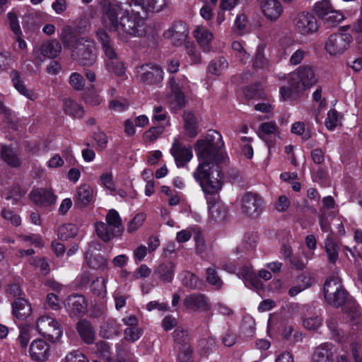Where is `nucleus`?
I'll use <instances>...</instances> for the list:
<instances>
[{"label": "nucleus", "mask_w": 362, "mask_h": 362, "mask_svg": "<svg viewBox=\"0 0 362 362\" xmlns=\"http://www.w3.org/2000/svg\"><path fill=\"white\" fill-rule=\"evenodd\" d=\"M223 146L222 136L216 130H209L204 139L196 142L194 148L199 163L193 177L206 195L216 194L222 188L221 164L227 159L221 151Z\"/></svg>", "instance_id": "f257e3e1"}, {"label": "nucleus", "mask_w": 362, "mask_h": 362, "mask_svg": "<svg viewBox=\"0 0 362 362\" xmlns=\"http://www.w3.org/2000/svg\"><path fill=\"white\" fill-rule=\"evenodd\" d=\"M105 63L106 69L109 72L114 73L118 76H121L124 74V66L119 56L105 59Z\"/></svg>", "instance_id": "2f4dec72"}, {"label": "nucleus", "mask_w": 362, "mask_h": 362, "mask_svg": "<svg viewBox=\"0 0 362 362\" xmlns=\"http://www.w3.org/2000/svg\"><path fill=\"white\" fill-rule=\"evenodd\" d=\"M119 22V30L134 37H142L146 35L145 28L143 23H140L136 18L122 13Z\"/></svg>", "instance_id": "9b49d317"}, {"label": "nucleus", "mask_w": 362, "mask_h": 362, "mask_svg": "<svg viewBox=\"0 0 362 362\" xmlns=\"http://www.w3.org/2000/svg\"><path fill=\"white\" fill-rule=\"evenodd\" d=\"M95 34L96 38L101 45V49L104 53L105 60L119 56L116 51L114 41L104 29L98 28Z\"/></svg>", "instance_id": "2eb2a0df"}, {"label": "nucleus", "mask_w": 362, "mask_h": 362, "mask_svg": "<svg viewBox=\"0 0 362 362\" xmlns=\"http://www.w3.org/2000/svg\"><path fill=\"white\" fill-rule=\"evenodd\" d=\"M93 293L100 298H104L107 294L106 282L104 278L97 277L90 284Z\"/></svg>", "instance_id": "a19ab883"}, {"label": "nucleus", "mask_w": 362, "mask_h": 362, "mask_svg": "<svg viewBox=\"0 0 362 362\" xmlns=\"http://www.w3.org/2000/svg\"><path fill=\"white\" fill-rule=\"evenodd\" d=\"M95 352L105 360L110 359V346L105 341H99L95 346Z\"/></svg>", "instance_id": "de8ad7c7"}, {"label": "nucleus", "mask_w": 362, "mask_h": 362, "mask_svg": "<svg viewBox=\"0 0 362 362\" xmlns=\"http://www.w3.org/2000/svg\"><path fill=\"white\" fill-rule=\"evenodd\" d=\"M10 76L15 88L21 95L31 100H35L37 98V95L24 85L18 71L13 70L11 72Z\"/></svg>", "instance_id": "cd10ccee"}, {"label": "nucleus", "mask_w": 362, "mask_h": 362, "mask_svg": "<svg viewBox=\"0 0 362 362\" xmlns=\"http://www.w3.org/2000/svg\"><path fill=\"white\" fill-rule=\"evenodd\" d=\"M71 55L83 66L93 65L97 59L94 41L88 37H80L78 45L72 50Z\"/></svg>", "instance_id": "7ed1b4c3"}, {"label": "nucleus", "mask_w": 362, "mask_h": 362, "mask_svg": "<svg viewBox=\"0 0 362 362\" xmlns=\"http://www.w3.org/2000/svg\"><path fill=\"white\" fill-rule=\"evenodd\" d=\"M194 36L204 51L209 50V45L214 38L213 34L209 30L203 26H199L194 31Z\"/></svg>", "instance_id": "c756f323"}, {"label": "nucleus", "mask_w": 362, "mask_h": 362, "mask_svg": "<svg viewBox=\"0 0 362 362\" xmlns=\"http://www.w3.org/2000/svg\"><path fill=\"white\" fill-rule=\"evenodd\" d=\"M136 77L146 85H158L163 80V70L156 63H146L135 69Z\"/></svg>", "instance_id": "20e7f679"}, {"label": "nucleus", "mask_w": 362, "mask_h": 362, "mask_svg": "<svg viewBox=\"0 0 362 362\" xmlns=\"http://www.w3.org/2000/svg\"><path fill=\"white\" fill-rule=\"evenodd\" d=\"M344 19V14L338 10L332 8L323 19H322L326 28H334L341 23Z\"/></svg>", "instance_id": "7c9ffc66"}, {"label": "nucleus", "mask_w": 362, "mask_h": 362, "mask_svg": "<svg viewBox=\"0 0 362 362\" xmlns=\"http://www.w3.org/2000/svg\"><path fill=\"white\" fill-rule=\"evenodd\" d=\"M93 138L96 141L99 150L103 151L106 148L107 139L104 132L100 130L97 132H94Z\"/></svg>", "instance_id": "e2e57ef3"}, {"label": "nucleus", "mask_w": 362, "mask_h": 362, "mask_svg": "<svg viewBox=\"0 0 362 362\" xmlns=\"http://www.w3.org/2000/svg\"><path fill=\"white\" fill-rule=\"evenodd\" d=\"M93 199V189L87 184H83L76 189L74 199L78 208H83Z\"/></svg>", "instance_id": "412c9836"}, {"label": "nucleus", "mask_w": 362, "mask_h": 362, "mask_svg": "<svg viewBox=\"0 0 362 362\" xmlns=\"http://www.w3.org/2000/svg\"><path fill=\"white\" fill-rule=\"evenodd\" d=\"M260 5L265 17L272 21H276L282 13L283 8L278 0H261Z\"/></svg>", "instance_id": "aec40b11"}, {"label": "nucleus", "mask_w": 362, "mask_h": 362, "mask_svg": "<svg viewBox=\"0 0 362 362\" xmlns=\"http://www.w3.org/2000/svg\"><path fill=\"white\" fill-rule=\"evenodd\" d=\"M79 38L72 32H64L62 36V40L64 46L72 49L78 45Z\"/></svg>", "instance_id": "8fccbe9b"}, {"label": "nucleus", "mask_w": 362, "mask_h": 362, "mask_svg": "<svg viewBox=\"0 0 362 362\" xmlns=\"http://www.w3.org/2000/svg\"><path fill=\"white\" fill-rule=\"evenodd\" d=\"M192 349L190 346H184L179 354V360L180 362H193Z\"/></svg>", "instance_id": "774afa93"}, {"label": "nucleus", "mask_w": 362, "mask_h": 362, "mask_svg": "<svg viewBox=\"0 0 362 362\" xmlns=\"http://www.w3.org/2000/svg\"><path fill=\"white\" fill-rule=\"evenodd\" d=\"M77 330L85 343L88 344L93 343L95 333L90 322L86 320L79 321L77 324Z\"/></svg>", "instance_id": "c85d7f7f"}, {"label": "nucleus", "mask_w": 362, "mask_h": 362, "mask_svg": "<svg viewBox=\"0 0 362 362\" xmlns=\"http://www.w3.org/2000/svg\"><path fill=\"white\" fill-rule=\"evenodd\" d=\"M66 362H88V360L81 352L74 351L66 356Z\"/></svg>", "instance_id": "338daca9"}, {"label": "nucleus", "mask_w": 362, "mask_h": 362, "mask_svg": "<svg viewBox=\"0 0 362 362\" xmlns=\"http://www.w3.org/2000/svg\"><path fill=\"white\" fill-rule=\"evenodd\" d=\"M30 197L37 205H50L55 202L56 196L48 189H35L30 193Z\"/></svg>", "instance_id": "b1692460"}, {"label": "nucleus", "mask_w": 362, "mask_h": 362, "mask_svg": "<svg viewBox=\"0 0 362 362\" xmlns=\"http://www.w3.org/2000/svg\"><path fill=\"white\" fill-rule=\"evenodd\" d=\"M139 4L142 10L146 11L158 12L165 4L164 0H140Z\"/></svg>", "instance_id": "37998d69"}, {"label": "nucleus", "mask_w": 362, "mask_h": 362, "mask_svg": "<svg viewBox=\"0 0 362 362\" xmlns=\"http://www.w3.org/2000/svg\"><path fill=\"white\" fill-rule=\"evenodd\" d=\"M182 286L189 289H196L198 284L197 277L188 271H183L180 274Z\"/></svg>", "instance_id": "c03bdc74"}, {"label": "nucleus", "mask_w": 362, "mask_h": 362, "mask_svg": "<svg viewBox=\"0 0 362 362\" xmlns=\"http://www.w3.org/2000/svg\"><path fill=\"white\" fill-rule=\"evenodd\" d=\"M142 330L137 327L132 326L124 330V339L129 341L134 342L141 335Z\"/></svg>", "instance_id": "5fc2aeb1"}, {"label": "nucleus", "mask_w": 362, "mask_h": 362, "mask_svg": "<svg viewBox=\"0 0 362 362\" xmlns=\"http://www.w3.org/2000/svg\"><path fill=\"white\" fill-rule=\"evenodd\" d=\"M208 202L210 218L215 222L223 221L228 216V207L218 198H212Z\"/></svg>", "instance_id": "a211bd4d"}, {"label": "nucleus", "mask_w": 362, "mask_h": 362, "mask_svg": "<svg viewBox=\"0 0 362 362\" xmlns=\"http://www.w3.org/2000/svg\"><path fill=\"white\" fill-rule=\"evenodd\" d=\"M337 121V112L335 110H329L327 114V118L325 120V125L327 128L329 129H333L336 127Z\"/></svg>", "instance_id": "69168bd1"}, {"label": "nucleus", "mask_w": 362, "mask_h": 362, "mask_svg": "<svg viewBox=\"0 0 362 362\" xmlns=\"http://www.w3.org/2000/svg\"><path fill=\"white\" fill-rule=\"evenodd\" d=\"M95 231L98 236L104 242H108L115 237L122 235L121 230L116 229L110 224L102 221L95 223Z\"/></svg>", "instance_id": "393cba45"}, {"label": "nucleus", "mask_w": 362, "mask_h": 362, "mask_svg": "<svg viewBox=\"0 0 362 362\" xmlns=\"http://www.w3.org/2000/svg\"><path fill=\"white\" fill-rule=\"evenodd\" d=\"M351 40L349 33H334L327 40L325 49L330 55H340L349 48Z\"/></svg>", "instance_id": "6e6552de"}, {"label": "nucleus", "mask_w": 362, "mask_h": 362, "mask_svg": "<svg viewBox=\"0 0 362 362\" xmlns=\"http://www.w3.org/2000/svg\"><path fill=\"white\" fill-rule=\"evenodd\" d=\"M1 157L11 167L16 168L20 165V160L16 153L11 148L7 146H3L1 148Z\"/></svg>", "instance_id": "4c0bfd02"}, {"label": "nucleus", "mask_w": 362, "mask_h": 362, "mask_svg": "<svg viewBox=\"0 0 362 362\" xmlns=\"http://www.w3.org/2000/svg\"><path fill=\"white\" fill-rule=\"evenodd\" d=\"M145 218L146 216L144 214L140 213L136 214L134 218L129 222L127 231L132 233L138 230L143 224Z\"/></svg>", "instance_id": "603ef678"}, {"label": "nucleus", "mask_w": 362, "mask_h": 362, "mask_svg": "<svg viewBox=\"0 0 362 362\" xmlns=\"http://www.w3.org/2000/svg\"><path fill=\"white\" fill-rule=\"evenodd\" d=\"M333 6L329 0H322L315 4L313 6L314 13L321 20L330 11Z\"/></svg>", "instance_id": "ea45409f"}, {"label": "nucleus", "mask_w": 362, "mask_h": 362, "mask_svg": "<svg viewBox=\"0 0 362 362\" xmlns=\"http://www.w3.org/2000/svg\"><path fill=\"white\" fill-rule=\"evenodd\" d=\"M228 63L223 57H220L213 59L208 66L209 73L219 76L222 72L227 69Z\"/></svg>", "instance_id": "f704fd0d"}, {"label": "nucleus", "mask_w": 362, "mask_h": 362, "mask_svg": "<svg viewBox=\"0 0 362 362\" xmlns=\"http://www.w3.org/2000/svg\"><path fill=\"white\" fill-rule=\"evenodd\" d=\"M184 127L189 137H194L197 134V120L194 115L189 112H185L183 115Z\"/></svg>", "instance_id": "72a5a7b5"}, {"label": "nucleus", "mask_w": 362, "mask_h": 362, "mask_svg": "<svg viewBox=\"0 0 362 362\" xmlns=\"http://www.w3.org/2000/svg\"><path fill=\"white\" fill-rule=\"evenodd\" d=\"M294 30L303 36H308L317 32L318 29L316 18L305 11L298 13L293 20Z\"/></svg>", "instance_id": "0eeeda50"}, {"label": "nucleus", "mask_w": 362, "mask_h": 362, "mask_svg": "<svg viewBox=\"0 0 362 362\" xmlns=\"http://www.w3.org/2000/svg\"><path fill=\"white\" fill-rule=\"evenodd\" d=\"M62 46L57 40L43 42L39 49L35 48L33 52L37 57L40 54L44 57L54 58L60 53Z\"/></svg>", "instance_id": "4be33fe9"}, {"label": "nucleus", "mask_w": 362, "mask_h": 362, "mask_svg": "<svg viewBox=\"0 0 362 362\" xmlns=\"http://www.w3.org/2000/svg\"><path fill=\"white\" fill-rule=\"evenodd\" d=\"M321 324L322 318L317 315L305 317L303 321L304 327L310 330L317 329Z\"/></svg>", "instance_id": "49530a36"}, {"label": "nucleus", "mask_w": 362, "mask_h": 362, "mask_svg": "<svg viewBox=\"0 0 362 362\" xmlns=\"http://www.w3.org/2000/svg\"><path fill=\"white\" fill-rule=\"evenodd\" d=\"M206 279L209 284L215 286L217 289L221 288L223 284L222 279L218 276L216 268L214 265L206 269Z\"/></svg>", "instance_id": "79ce46f5"}, {"label": "nucleus", "mask_w": 362, "mask_h": 362, "mask_svg": "<svg viewBox=\"0 0 362 362\" xmlns=\"http://www.w3.org/2000/svg\"><path fill=\"white\" fill-rule=\"evenodd\" d=\"M119 10L111 4L103 8L102 23L109 30H119L118 15Z\"/></svg>", "instance_id": "4468645a"}, {"label": "nucleus", "mask_w": 362, "mask_h": 362, "mask_svg": "<svg viewBox=\"0 0 362 362\" xmlns=\"http://www.w3.org/2000/svg\"><path fill=\"white\" fill-rule=\"evenodd\" d=\"M78 228L72 223H66L58 228V238L62 241L75 237L78 233Z\"/></svg>", "instance_id": "e433bc0d"}, {"label": "nucleus", "mask_w": 362, "mask_h": 362, "mask_svg": "<svg viewBox=\"0 0 362 362\" xmlns=\"http://www.w3.org/2000/svg\"><path fill=\"white\" fill-rule=\"evenodd\" d=\"M263 209V200L257 194L245 192L241 198V210L243 214L251 218L259 216Z\"/></svg>", "instance_id": "1a4fd4ad"}, {"label": "nucleus", "mask_w": 362, "mask_h": 362, "mask_svg": "<svg viewBox=\"0 0 362 362\" xmlns=\"http://www.w3.org/2000/svg\"><path fill=\"white\" fill-rule=\"evenodd\" d=\"M252 66L255 69H264L268 66V60L265 57L263 49L258 47L253 60Z\"/></svg>", "instance_id": "09e8293b"}, {"label": "nucleus", "mask_w": 362, "mask_h": 362, "mask_svg": "<svg viewBox=\"0 0 362 362\" xmlns=\"http://www.w3.org/2000/svg\"><path fill=\"white\" fill-rule=\"evenodd\" d=\"M324 296L327 303L335 308L341 307L345 313H350L353 317L359 316L358 306L351 302L349 293L336 278L327 279L324 284Z\"/></svg>", "instance_id": "f03ea898"}, {"label": "nucleus", "mask_w": 362, "mask_h": 362, "mask_svg": "<svg viewBox=\"0 0 362 362\" xmlns=\"http://www.w3.org/2000/svg\"><path fill=\"white\" fill-rule=\"evenodd\" d=\"M255 322L252 320H245L241 325V334L247 339L251 338L255 335Z\"/></svg>", "instance_id": "3c124183"}, {"label": "nucleus", "mask_w": 362, "mask_h": 362, "mask_svg": "<svg viewBox=\"0 0 362 362\" xmlns=\"http://www.w3.org/2000/svg\"><path fill=\"white\" fill-rule=\"evenodd\" d=\"M325 249L329 262L335 264L339 258L341 245L331 236V234H328L325 240Z\"/></svg>", "instance_id": "bb28decb"}, {"label": "nucleus", "mask_w": 362, "mask_h": 362, "mask_svg": "<svg viewBox=\"0 0 362 362\" xmlns=\"http://www.w3.org/2000/svg\"><path fill=\"white\" fill-rule=\"evenodd\" d=\"M100 180L102 184L108 189L111 191H115V184L113 182V177L111 173H104L100 177Z\"/></svg>", "instance_id": "0e129e2a"}, {"label": "nucleus", "mask_w": 362, "mask_h": 362, "mask_svg": "<svg viewBox=\"0 0 362 362\" xmlns=\"http://www.w3.org/2000/svg\"><path fill=\"white\" fill-rule=\"evenodd\" d=\"M7 16L9 21L10 28L13 32V33L15 35H23L19 25L17 15L13 12H9Z\"/></svg>", "instance_id": "13d9d810"}, {"label": "nucleus", "mask_w": 362, "mask_h": 362, "mask_svg": "<svg viewBox=\"0 0 362 362\" xmlns=\"http://www.w3.org/2000/svg\"><path fill=\"white\" fill-rule=\"evenodd\" d=\"M30 328L28 326L21 327L18 340L22 348H26L30 339Z\"/></svg>", "instance_id": "4d7b16f0"}, {"label": "nucleus", "mask_w": 362, "mask_h": 362, "mask_svg": "<svg viewBox=\"0 0 362 362\" xmlns=\"http://www.w3.org/2000/svg\"><path fill=\"white\" fill-rule=\"evenodd\" d=\"M64 110L74 117H81L84 114L83 107L71 98H64Z\"/></svg>", "instance_id": "473e14b6"}, {"label": "nucleus", "mask_w": 362, "mask_h": 362, "mask_svg": "<svg viewBox=\"0 0 362 362\" xmlns=\"http://www.w3.org/2000/svg\"><path fill=\"white\" fill-rule=\"evenodd\" d=\"M105 221L107 223L110 224V227L112 226L116 229H119L121 230V233H123V227L122 224V219L119 216V213L115 209H110L105 218Z\"/></svg>", "instance_id": "a18cd8bd"}, {"label": "nucleus", "mask_w": 362, "mask_h": 362, "mask_svg": "<svg viewBox=\"0 0 362 362\" xmlns=\"http://www.w3.org/2000/svg\"><path fill=\"white\" fill-rule=\"evenodd\" d=\"M11 305L12 313L18 319L24 320L31 314V305L24 298H17Z\"/></svg>", "instance_id": "a878e982"}, {"label": "nucleus", "mask_w": 362, "mask_h": 362, "mask_svg": "<svg viewBox=\"0 0 362 362\" xmlns=\"http://www.w3.org/2000/svg\"><path fill=\"white\" fill-rule=\"evenodd\" d=\"M69 83L74 90H81L85 86V80L81 74L74 72L69 77Z\"/></svg>", "instance_id": "864d4df0"}, {"label": "nucleus", "mask_w": 362, "mask_h": 362, "mask_svg": "<svg viewBox=\"0 0 362 362\" xmlns=\"http://www.w3.org/2000/svg\"><path fill=\"white\" fill-rule=\"evenodd\" d=\"M175 268V264L171 261L162 262L155 268L153 276L163 284H170L173 280Z\"/></svg>", "instance_id": "dca6fc26"}, {"label": "nucleus", "mask_w": 362, "mask_h": 362, "mask_svg": "<svg viewBox=\"0 0 362 362\" xmlns=\"http://www.w3.org/2000/svg\"><path fill=\"white\" fill-rule=\"evenodd\" d=\"M39 333L51 342H57L62 335V329L57 321L52 317L43 315L36 322Z\"/></svg>", "instance_id": "39448f33"}, {"label": "nucleus", "mask_w": 362, "mask_h": 362, "mask_svg": "<svg viewBox=\"0 0 362 362\" xmlns=\"http://www.w3.org/2000/svg\"><path fill=\"white\" fill-rule=\"evenodd\" d=\"M293 89L304 90L313 86L317 80L313 68L310 66H300L296 73L290 74Z\"/></svg>", "instance_id": "423d86ee"}, {"label": "nucleus", "mask_w": 362, "mask_h": 362, "mask_svg": "<svg viewBox=\"0 0 362 362\" xmlns=\"http://www.w3.org/2000/svg\"><path fill=\"white\" fill-rule=\"evenodd\" d=\"M6 293L8 298H22L23 292L19 284L16 283L10 284L6 288Z\"/></svg>", "instance_id": "6e6d98bb"}, {"label": "nucleus", "mask_w": 362, "mask_h": 362, "mask_svg": "<svg viewBox=\"0 0 362 362\" xmlns=\"http://www.w3.org/2000/svg\"><path fill=\"white\" fill-rule=\"evenodd\" d=\"M187 332L182 327H177L173 332V338L174 340L180 344H184V346L187 345Z\"/></svg>", "instance_id": "052dcab7"}, {"label": "nucleus", "mask_w": 362, "mask_h": 362, "mask_svg": "<svg viewBox=\"0 0 362 362\" xmlns=\"http://www.w3.org/2000/svg\"><path fill=\"white\" fill-rule=\"evenodd\" d=\"M87 262L88 266L95 270L104 271L107 267V259L101 254L90 255Z\"/></svg>", "instance_id": "58836bf2"}, {"label": "nucleus", "mask_w": 362, "mask_h": 362, "mask_svg": "<svg viewBox=\"0 0 362 362\" xmlns=\"http://www.w3.org/2000/svg\"><path fill=\"white\" fill-rule=\"evenodd\" d=\"M170 153L175 159L178 168H183L189 163L193 156L192 148L189 145H185L177 139H174Z\"/></svg>", "instance_id": "9d476101"}, {"label": "nucleus", "mask_w": 362, "mask_h": 362, "mask_svg": "<svg viewBox=\"0 0 362 362\" xmlns=\"http://www.w3.org/2000/svg\"><path fill=\"white\" fill-rule=\"evenodd\" d=\"M163 36L165 38L170 40L174 45L178 47L186 41L188 36V29L185 23L181 21L175 22L164 33Z\"/></svg>", "instance_id": "f8f14e48"}, {"label": "nucleus", "mask_w": 362, "mask_h": 362, "mask_svg": "<svg viewBox=\"0 0 362 362\" xmlns=\"http://www.w3.org/2000/svg\"><path fill=\"white\" fill-rule=\"evenodd\" d=\"M183 305L190 311H206L211 306L208 298L201 293L187 295L183 300Z\"/></svg>", "instance_id": "ddd939ff"}, {"label": "nucleus", "mask_w": 362, "mask_h": 362, "mask_svg": "<svg viewBox=\"0 0 362 362\" xmlns=\"http://www.w3.org/2000/svg\"><path fill=\"white\" fill-rule=\"evenodd\" d=\"M335 355L334 346L331 343H323L317 346L312 354V362H332Z\"/></svg>", "instance_id": "6ab92c4d"}, {"label": "nucleus", "mask_w": 362, "mask_h": 362, "mask_svg": "<svg viewBox=\"0 0 362 362\" xmlns=\"http://www.w3.org/2000/svg\"><path fill=\"white\" fill-rule=\"evenodd\" d=\"M30 356L35 361L45 362L49 356V346L42 339L34 340L30 346Z\"/></svg>", "instance_id": "f3484780"}, {"label": "nucleus", "mask_w": 362, "mask_h": 362, "mask_svg": "<svg viewBox=\"0 0 362 362\" xmlns=\"http://www.w3.org/2000/svg\"><path fill=\"white\" fill-rule=\"evenodd\" d=\"M114 6L119 10V13H128L129 8L134 6L135 8H132V12L139 13V11L137 8L140 6L139 1L138 0H114Z\"/></svg>", "instance_id": "c9c22d12"}, {"label": "nucleus", "mask_w": 362, "mask_h": 362, "mask_svg": "<svg viewBox=\"0 0 362 362\" xmlns=\"http://www.w3.org/2000/svg\"><path fill=\"white\" fill-rule=\"evenodd\" d=\"M163 130V127H151L144 133V137L146 140L154 141L162 134Z\"/></svg>", "instance_id": "bf43d9fd"}, {"label": "nucleus", "mask_w": 362, "mask_h": 362, "mask_svg": "<svg viewBox=\"0 0 362 362\" xmlns=\"http://www.w3.org/2000/svg\"><path fill=\"white\" fill-rule=\"evenodd\" d=\"M221 341L225 346L230 347L236 343L237 336L233 331L228 329L221 337Z\"/></svg>", "instance_id": "680f3d73"}, {"label": "nucleus", "mask_w": 362, "mask_h": 362, "mask_svg": "<svg viewBox=\"0 0 362 362\" xmlns=\"http://www.w3.org/2000/svg\"><path fill=\"white\" fill-rule=\"evenodd\" d=\"M64 305L67 311L74 315L84 313L86 309L85 298L81 295L69 296L64 303Z\"/></svg>", "instance_id": "5701e85b"}]
</instances>
